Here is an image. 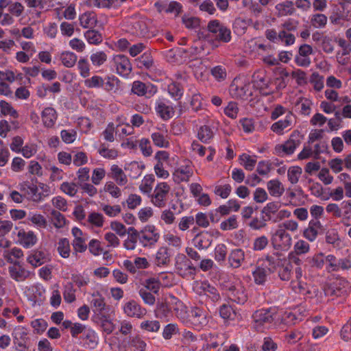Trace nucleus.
<instances>
[{
    "mask_svg": "<svg viewBox=\"0 0 351 351\" xmlns=\"http://www.w3.org/2000/svg\"><path fill=\"white\" fill-rule=\"evenodd\" d=\"M84 85L88 88H102L104 79L98 75H94L84 80Z\"/></svg>",
    "mask_w": 351,
    "mask_h": 351,
    "instance_id": "nucleus-63",
    "label": "nucleus"
},
{
    "mask_svg": "<svg viewBox=\"0 0 351 351\" xmlns=\"http://www.w3.org/2000/svg\"><path fill=\"white\" fill-rule=\"evenodd\" d=\"M240 164L247 171H252L256 164V156L243 154L239 157Z\"/></svg>",
    "mask_w": 351,
    "mask_h": 351,
    "instance_id": "nucleus-46",
    "label": "nucleus"
},
{
    "mask_svg": "<svg viewBox=\"0 0 351 351\" xmlns=\"http://www.w3.org/2000/svg\"><path fill=\"white\" fill-rule=\"evenodd\" d=\"M129 343L128 338L120 339L114 337L109 339V346L112 351H128Z\"/></svg>",
    "mask_w": 351,
    "mask_h": 351,
    "instance_id": "nucleus-30",
    "label": "nucleus"
},
{
    "mask_svg": "<svg viewBox=\"0 0 351 351\" xmlns=\"http://www.w3.org/2000/svg\"><path fill=\"white\" fill-rule=\"evenodd\" d=\"M278 274L280 279L282 281H289L291 280L293 273V265L285 258L278 269Z\"/></svg>",
    "mask_w": 351,
    "mask_h": 351,
    "instance_id": "nucleus-25",
    "label": "nucleus"
},
{
    "mask_svg": "<svg viewBox=\"0 0 351 351\" xmlns=\"http://www.w3.org/2000/svg\"><path fill=\"white\" fill-rule=\"evenodd\" d=\"M170 189V186L167 182L158 183L152 195V203L158 208L165 207Z\"/></svg>",
    "mask_w": 351,
    "mask_h": 351,
    "instance_id": "nucleus-8",
    "label": "nucleus"
},
{
    "mask_svg": "<svg viewBox=\"0 0 351 351\" xmlns=\"http://www.w3.org/2000/svg\"><path fill=\"white\" fill-rule=\"evenodd\" d=\"M228 296L231 300L237 304H243L247 300L246 294L244 293L241 287H230L229 288Z\"/></svg>",
    "mask_w": 351,
    "mask_h": 351,
    "instance_id": "nucleus-32",
    "label": "nucleus"
},
{
    "mask_svg": "<svg viewBox=\"0 0 351 351\" xmlns=\"http://www.w3.org/2000/svg\"><path fill=\"white\" fill-rule=\"evenodd\" d=\"M249 88V82L235 78L230 84V93L234 98H243L247 95Z\"/></svg>",
    "mask_w": 351,
    "mask_h": 351,
    "instance_id": "nucleus-13",
    "label": "nucleus"
},
{
    "mask_svg": "<svg viewBox=\"0 0 351 351\" xmlns=\"http://www.w3.org/2000/svg\"><path fill=\"white\" fill-rule=\"evenodd\" d=\"M96 23V15L93 12H85L80 16V23L84 28L92 27Z\"/></svg>",
    "mask_w": 351,
    "mask_h": 351,
    "instance_id": "nucleus-39",
    "label": "nucleus"
},
{
    "mask_svg": "<svg viewBox=\"0 0 351 351\" xmlns=\"http://www.w3.org/2000/svg\"><path fill=\"white\" fill-rule=\"evenodd\" d=\"M87 222L93 227L101 228L105 221L104 215L97 212H91L88 214Z\"/></svg>",
    "mask_w": 351,
    "mask_h": 351,
    "instance_id": "nucleus-41",
    "label": "nucleus"
},
{
    "mask_svg": "<svg viewBox=\"0 0 351 351\" xmlns=\"http://www.w3.org/2000/svg\"><path fill=\"white\" fill-rule=\"evenodd\" d=\"M212 241V237L207 232H201L193 239L194 245L199 250L207 249L211 245Z\"/></svg>",
    "mask_w": 351,
    "mask_h": 351,
    "instance_id": "nucleus-27",
    "label": "nucleus"
},
{
    "mask_svg": "<svg viewBox=\"0 0 351 351\" xmlns=\"http://www.w3.org/2000/svg\"><path fill=\"white\" fill-rule=\"evenodd\" d=\"M84 36L90 44L97 45L102 41L101 34L95 29L86 31L84 34Z\"/></svg>",
    "mask_w": 351,
    "mask_h": 351,
    "instance_id": "nucleus-60",
    "label": "nucleus"
},
{
    "mask_svg": "<svg viewBox=\"0 0 351 351\" xmlns=\"http://www.w3.org/2000/svg\"><path fill=\"white\" fill-rule=\"evenodd\" d=\"M220 317L224 320H233L236 317V312L229 304H223L219 308Z\"/></svg>",
    "mask_w": 351,
    "mask_h": 351,
    "instance_id": "nucleus-49",
    "label": "nucleus"
},
{
    "mask_svg": "<svg viewBox=\"0 0 351 351\" xmlns=\"http://www.w3.org/2000/svg\"><path fill=\"white\" fill-rule=\"evenodd\" d=\"M350 286L347 280L339 277L328 284L324 289L325 294L328 296L343 297L348 294Z\"/></svg>",
    "mask_w": 351,
    "mask_h": 351,
    "instance_id": "nucleus-4",
    "label": "nucleus"
},
{
    "mask_svg": "<svg viewBox=\"0 0 351 351\" xmlns=\"http://www.w3.org/2000/svg\"><path fill=\"white\" fill-rule=\"evenodd\" d=\"M170 253L166 247H161L156 254L155 263L158 266L167 265L170 263Z\"/></svg>",
    "mask_w": 351,
    "mask_h": 351,
    "instance_id": "nucleus-33",
    "label": "nucleus"
},
{
    "mask_svg": "<svg viewBox=\"0 0 351 351\" xmlns=\"http://www.w3.org/2000/svg\"><path fill=\"white\" fill-rule=\"evenodd\" d=\"M306 262L310 267L321 269L325 263L324 254L317 253L313 256H308L306 258Z\"/></svg>",
    "mask_w": 351,
    "mask_h": 351,
    "instance_id": "nucleus-47",
    "label": "nucleus"
},
{
    "mask_svg": "<svg viewBox=\"0 0 351 351\" xmlns=\"http://www.w3.org/2000/svg\"><path fill=\"white\" fill-rule=\"evenodd\" d=\"M280 208V204L278 202H269L263 208L262 213L265 215L268 221H273V215H276Z\"/></svg>",
    "mask_w": 351,
    "mask_h": 351,
    "instance_id": "nucleus-42",
    "label": "nucleus"
},
{
    "mask_svg": "<svg viewBox=\"0 0 351 351\" xmlns=\"http://www.w3.org/2000/svg\"><path fill=\"white\" fill-rule=\"evenodd\" d=\"M123 311L127 316L136 318H142L147 313V310L133 300L125 304Z\"/></svg>",
    "mask_w": 351,
    "mask_h": 351,
    "instance_id": "nucleus-15",
    "label": "nucleus"
},
{
    "mask_svg": "<svg viewBox=\"0 0 351 351\" xmlns=\"http://www.w3.org/2000/svg\"><path fill=\"white\" fill-rule=\"evenodd\" d=\"M271 242L275 250L287 251L291 247L292 238L287 231L278 228L271 235Z\"/></svg>",
    "mask_w": 351,
    "mask_h": 351,
    "instance_id": "nucleus-5",
    "label": "nucleus"
},
{
    "mask_svg": "<svg viewBox=\"0 0 351 351\" xmlns=\"http://www.w3.org/2000/svg\"><path fill=\"white\" fill-rule=\"evenodd\" d=\"M57 250L64 258L69 257L71 254L70 243L68 239L62 238L58 242Z\"/></svg>",
    "mask_w": 351,
    "mask_h": 351,
    "instance_id": "nucleus-45",
    "label": "nucleus"
},
{
    "mask_svg": "<svg viewBox=\"0 0 351 351\" xmlns=\"http://www.w3.org/2000/svg\"><path fill=\"white\" fill-rule=\"evenodd\" d=\"M276 311L272 308H262L256 311L252 318L254 327L257 331H263L269 328L275 319Z\"/></svg>",
    "mask_w": 351,
    "mask_h": 351,
    "instance_id": "nucleus-2",
    "label": "nucleus"
},
{
    "mask_svg": "<svg viewBox=\"0 0 351 351\" xmlns=\"http://www.w3.org/2000/svg\"><path fill=\"white\" fill-rule=\"evenodd\" d=\"M60 59L64 66L71 68L75 64L77 57L73 52L64 51L61 53Z\"/></svg>",
    "mask_w": 351,
    "mask_h": 351,
    "instance_id": "nucleus-48",
    "label": "nucleus"
},
{
    "mask_svg": "<svg viewBox=\"0 0 351 351\" xmlns=\"http://www.w3.org/2000/svg\"><path fill=\"white\" fill-rule=\"evenodd\" d=\"M108 176L113 179L119 186H123L128 183L127 176L123 169L117 165H112L111 166Z\"/></svg>",
    "mask_w": 351,
    "mask_h": 351,
    "instance_id": "nucleus-24",
    "label": "nucleus"
},
{
    "mask_svg": "<svg viewBox=\"0 0 351 351\" xmlns=\"http://www.w3.org/2000/svg\"><path fill=\"white\" fill-rule=\"evenodd\" d=\"M157 113L164 120H168L174 115L173 108L163 102H160L156 108Z\"/></svg>",
    "mask_w": 351,
    "mask_h": 351,
    "instance_id": "nucleus-36",
    "label": "nucleus"
},
{
    "mask_svg": "<svg viewBox=\"0 0 351 351\" xmlns=\"http://www.w3.org/2000/svg\"><path fill=\"white\" fill-rule=\"evenodd\" d=\"M267 188L270 195L275 197H280L285 192L283 184L277 179L268 181Z\"/></svg>",
    "mask_w": 351,
    "mask_h": 351,
    "instance_id": "nucleus-31",
    "label": "nucleus"
},
{
    "mask_svg": "<svg viewBox=\"0 0 351 351\" xmlns=\"http://www.w3.org/2000/svg\"><path fill=\"white\" fill-rule=\"evenodd\" d=\"M245 260V253L241 249H234L231 251L228 256L230 267L239 268Z\"/></svg>",
    "mask_w": 351,
    "mask_h": 351,
    "instance_id": "nucleus-28",
    "label": "nucleus"
},
{
    "mask_svg": "<svg viewBox=\"0 0 351 351\" xmlns=\"http://www.w3.org/2000/svg\"><path fill=\"white\" fill-rule=\"evenodd\" d=\"M140 244L144 247L154 245L160 239V234L154 225H147L139 230Z\"/></svg>",
    "mask_w": 351,
    "mask_h": 351,
    "instance_id": "nucleus-6",
    "label": "nucleus"
},
{
    "mask_svg": "<svg viewBox=\"0 0 351 351\" xmlns=\"http://www.w3.org/2000/svg\"><path fill=\"white\" fill-rule=\"evenodd\" d=\"M71 233L74 237L72 245L75 253L84 252L87 249V245L86 244V238L84 236L82 231L80 228L74 227L71 230Z\"/></svg>",
    "mask_w": 351,
    "mask_h": 351,
    "instance_id": "nucleus-16",
    "label": "nucleus"
},
{
    "mask_svg": "<svg viewBox=\"0 0 351 351\" xmlns=\"http://www.w3.org/2000/svg\"><path fill=\"white\" fill-rule=\"evenodd\" d=\"M325 240L328 244H331L333 246L339 245L340 237L337 229L330 228L325 232Z\"/></svg>",
    "mask_w": 351,
    "mask_h": 351,
    "instance_id": "nucleus-50",
    "label": "nucleus"
},
{
    "mask_svg": "<svg viewBox=\"0 0 351 351\" xmlns=\"http://www.w3.org/2000/svg\"><path fill=\"white\" fill-rule=\"evenodd\" d=\"M101 209L107 216L110 217H115L118 216L121 212V206L118 204L111 206L109 204H101Z\"/></svg>",
    "mask_w": 351,
    "mask_h": 351,
    "instance_id": "nucleus-56",
    "label": "nucleus"
},
{
    "mask_svg": "<svg viewBox=\"0 0 351 351\" xmlns=\"http://www.w3.org/2000/svg\"><path fill=\"white\" fill-rule=\"evenodd\" d=\"M284 259L285 258H274L271 256H267L262 266L267 267L266 269L269 271V273H273L277 269H278Z\"/></svg>",
    "mask_w": 351,
    "mask_h": 351,
    "instance_id": "nucleus-40",
    "label": "nucleus"
},
{
    "mask_svg": "<svg viewBox=\"0 0 351 351\" xmlns=\"http://www.w3.org/2000/svg\"><path fill=\"white\" fill-rule=\"evenodd\" d=\"M120 80L114 75L107 76L104 79L102 88L107 92L116 93L119 88Z\"/></svg>",
    "mask_w": 351,
    "mask_h": 351,
    "instance_id": "nucleus-35",
    "label": "nucleus"
},
{
    "mask_svg": "<svg viewBox=\"0 0 351 351\" xmlns=\"http://www.w3.org/2000/svg\"><path fill=\"white\" fill-rule=\"evenodd\" d=\"M125 31L136 37L148 38L151 36L150 22L143 16H132L125 22Z\"/></svg>",
    "mask_w": 351,
    "mask_h": 351,
    "instance_id": "nucleus-1",
    "label": "nucleus"
},
{
    "mask_svg": "<svg viewBox=\"0 0 351 351\" xmlns=\"http://www.w3.org/2000/svg\"><path fill=\"white\" fill-rule=\"evenodd\" d=\"M127 233L128 237L123 242V246L128 250H133L136 247L137 241L140 242L139 230L134 227H130Z\"/></svg>",
    "mask_w": 351,
    "mask_h": 351,
    "instance_id": "nucleus-22",
    "label": "nucleus"
},
{
    "mask_svg": "<svg viewBox=\"0 0 351 351\" xmlns=\"http://www.w3.org/2000/svg\"><path fill=\"white\" fill-rule=\"evenodd\" d=\"M27 261L34 267H37L49 261V258L45 251L37 250L27 257Z\"/></svg>",
    "mask_w": 351,
    "mask_h": 351,
    "instance_id": "nucleus-21",
    "label": "nucleus"
},
{
    "mask_svg": "<svg viewBox=\"0 0 351 351\" xmlns=\"http://www.w3.org/2000/svg\"><path fill=\"white\" fill-rule=\"evenodd\" d=\"M131 91L139 97L145 96L150 98L156 93L157 87L152 83H144L136 80L132 83Z\"/></svg>",
    "mask_w": 351,
    "mask_h": 351,
    "instance_id": "nucleus-10",
    "label": "nucleus"
},
{
    "mask_svg": "<svg viewBox=\"0 0 351 351\" xmlns=\"http://www.w3.org/2000/svg\"><path fill=\"white\" fill-rule=\"evenodd\" d=\"M327 21V16L324 14H313L311 18V23L315 28L324 27Z\"/></svg>",
    "mask_w": 351,
    "mask_h": 351,
    "instance_id": "nucleus-57",
    "label": "nucleus"
},
{
    "mask_svg": "<svg viewBox=\"0 0 351 351\" xmlns=\"http://www.w3.org/2000/svg\"><path fill=\"white\" fill-rule=\"evenodd\" d=\"M276 9L282 16L291 15L295 12L293 3L291 1H286L276 5Z\"/></svg>",
    "mask_w": 351,
    "mask_h": 351,
    "instance_id": "nucleus-53",
    "label": "nucleus"
},
{
    "mask_svg": "<svg viewBox=\"0 0 351 351\" xmlns=\"http://www.w3.org/2000/svg\"><path fill=\"white\" fill-rule=\"evenodd\" d=\"M193 175L192 162L184 160L176 167L173 173V178L176 183L188 182Z\"/></svg>",
    "mask_w": 351,
    "mask_h": 351,
    "instance_id": "nucleus-7",
    "label": "nucleus"
},
{
    "mask_svg": "<svg viewBox=\"0 0 351 351\" xmlns=\"http://www.w3.org/2000/svg\"><path fill=\"white\" fill-rule=\"evenodd\" d=\"M239 227L237 217L232 215L220 223V229L223 231H228L237 229Z\"/></svg>",
    "mask_w": 351,
    "mask_h": 351,
    "instance_id": "nucleus-54",
    "label": "nucleus"
},
{
    "mask_svg": "<svg viewBox=\"0 0 351 351\" xmlns=\"http://www.w3.org/2000/svg\"><path fill=\"white\" fill-rule=\"evenodd\" d=\"M128 341L130 348H133L134 351H145L147 343L139 335L130 337Z\"/></svg>",
    "mask_w": 351,
    "mask_h": 351,
    "instance_id": "nucleus-38",
    "label": "nucleus"
},
{
    "mask_svg": "<svg viewBox=\"0 0 351 351\" xmlns=\"http://www.w3.org/2000/svg\"><path fill=\"white\" fill-rule=\"evenodd\" d=\"M252 82L254 86L259 89L263 95H267L270 92H267L266 89L269 87V80L266 77L264 72L258 71L252 75Z\"/></svg>",
    "mask_w": 351,
    "mask_h": 351,
    "instance_id": "nucleus-19",
    "label": "nucleus"
},
{
    "mask_svg": "<svg viewBox=\"0 0 351 351\" xmlns=\"http://www.w3.org/2000/svg\"><path fill=\"white\" fill-rule=\"evenodd\" d=\"M199 289V294L204 295L207 298H210L213 302H217L220 300V295L217 289L211 286L209 283L204 282H201L197 287Z\"/></svg>",
    "mask_w": 351,
    "mask_h": 351,
    "instance_id": "nucleus-20",
    "label": "nucleus"
},
{
    "mask_svg": "<svg viewBox=\"0 0 351 351\" xmlns=\"http://www.w3.org/2000/svg\"><path fill=\"white\" fill-rule=\"evenodd\" d=\"M228 249L225 244L219 243L214 250V258L219 264L224 263L227 256Z\"/></svg>",
    "mask_w": 351,
    "mask_h": 351,
    "instance_id": "nucleus-52",
    "label": "nucleus"
},
{
    "mask_svg": "<svg viewBox=\"0 0 351 351\" xmlns=\"http://www.w3.org/2000/svg\"><path fill=\"white\" fill-rule=\"evenodd\" d=\"M42 119L43 124L47 128H51L57 119V113L54 108H45L42 112Z\"/></svg>",
    "mask_w": 351,
    "mask_h": 351,
    "instance_id": "nucleus-29",
    "label": "nucleus"
},
{
    "mask_svg": "<svg viewBox=\"0 0 351 351\" xmlns=\"http://www.w3.org/2000/svg\"><path fill=\"white\" fill-rule=\"evenodd\" d=\"M16 236L18 242L24 247L29 248L37 242V237L34 232L25 231L23 229L19 230Z\"/></svg>",
    "mask_w": 351,
    "mask_h": 351,
    "instance_id": "nucleus-17",
    "label": "nucleus"
},
{
    "mask_svg": "<svg viewBox=\"0 0 351 351\" xmlns=\"http://www.w3.org/2000/svg\"><path fill=\"white\" fill-rule=\"evenodd\" d=\"M143 165H140L137 162H132L125 167V170L128 172V176L132 179H136L142 174Z\"/></svg>",
    "mask_w": 351,
    "mask_h": 351,
    "instance_id": "nucleus-43",
    "label": "nucleus"
},
{
    "mask_svg": "<svg viewBox=\"0 0 351 351\" xmlns=\"http://www.w3.org/2000/svg\"><path fill=\"white\" fill-rule=\"evenodd\" d=\"M51 215L52 222L56 228H60L66 225V220L59 211L53 210L51 212Z\"/></svg>",
    "mask_w": 351,
    "mask_h": 351,
    "instance_id": "nucleus-62",
    "label": "nucleus"
},
{
    "mask_svg": "<svg viewBox=\"0 0 351 351\" xmlns=\"http://www.w3.org/2000/svg\"><path fill=\"white\" fill-rule=\"evenodd\" d=\"M155 181L154 175H146L139 186L140 191L145 194H149L152 191V185Z\"/></svg>",
    "mask_w": 351,
    "mask_h": 351,
    "instance_id": "nucleus-51",
    "label": "nucleus"
},
{
    "mask_svg": "<svg viewBox=\"0 0 351 351\" xmlns=\"http://www.w3.org/2000/svg\"><path fill=\"white\" fill-rule=\"evenodd\" d=\"M19 190L24 193V196L28 200L34 202H40L43 200L45 195L38 191L37 185L29 182H23L18 186Z\"/></svg>",
    "mask_w": 351,
    "mask_h": 351,
    "instance_id": "nucleus-9",
    "label": "nucleus"
},
{
    "mask_svg": "<svg viewBox=\"0 0 351 351\" xmlns=\"http://www.w3.org/2000/svg\"><path fill=\"white\" fill-rule=\"evenodd\" d=\"M295 280H292L291 282L293 290L298 293L306 295L309 293L306 289V285L300 281L302 276V269L301 267H297L295 269Z\"/></svg>",
    "mask_w": 351,
    "mask_h": 351,
    "instance_id": "nucleus-23",
    "label": "nucleus"
},
{
    "mask_svg": "<svg viewBox=\"0 0 351 351\" xmlns=\"http://www.w3.org/2000/svg\"><path fill=\"white\" fill-rule=\"evenodd\" d=\"M310 251V245L309 243L304 240H298L296 241L293 245V250L292 252L298 254L300 255H303L308 253Z\"/></svg>",
    "mask_w": 351,
    "mask_h": 351,
    "instance_id": "nucleus-61",
    "label": "nucleus"
},
{
    "mask_svg": "<svg viewBox=\"0 0 351 351\" xmlns=\"http://www.w3.org/2000/svg\"><path fill=\"white\" fill-rule=\"evenodd\" d=\"M302 140L301 133L298 130H294L285 143L275 147V152L278 156L291 155L300 146Z\"/></svg>",
    "mask_w": 351,
    "mask_h": 351,
    "instance_id": "nucleus-3",
    "label": "nucleus"
},
{
    "mask_svg": "<svg viewBox=\"0 0 351 351\" xmlns=\"http://www.w3.org/2000/svg\"><path fill=\"white\" fill-rule=\"evenodd\" d=\"M8 272L10 276L17 282L24 281L34 274L25 269L20 262H16L14 265L10 266L8 267Z\"/></svg>",
    "mask_w": 351,
    "mask_h": 351,
    "instance_id": "nucleus-14",
    "label": "nucleus"
},
{
    "mask_svg": "<svg viewBox=\"0 0 351 351\" xmlns=\"http://www.w3.org/2000/svg\"><path fill=\"white\" fill-rule=\"evenodd\" d=\"M112 66L121 76L128 77L132 71V64L129 58L124 55H116L113 57Z\"/></svg>",
    "mask_w": 351,
    "mask_h": 351,
    "instance_id": "nucleus-11",
    "label": "nucleus"
},
{
    "mask_svg": "<svg viewBox=\"0 0 351 351\" xmlns=\"http://www.w3.org/2000/svg\"><path fill=\"white\" fill-rule=\"evenodd\" d=\"M138 66L139 68L144 67L145 69H149L154 65V60L151 53L149 52L144 53L141 57L137 59Z\"/></svg>",
    "mask_w": 351,
    "mask_h": 351,
    "instance_id": "nucleus-55",
    "label": "nucleus"
},
{
    "mask_svg": "<svg viewBox=\"0 0 351 351\" xmlns=\"http://www.w3.org/2000/svg\"><path fill=\"white\" fill-rule=\"evenodd\" d=\"M214 134L211 128L208 125L201 126L197 132V138L204 143H210Z\"/></svg>",
    "mask_w": 351,
    "mask_h": 351,
    "instance_id": "nucleus-44",
    "label": "nucleus"
},
{
    "mask_svg": "<svg viewBox=\"0 0 351 351\" xmlns=\"http://www.w3.org/2000/svg\"><path fill=\"white\" fill-rule=\"evenodd\" d=\"M295 121L293 114L289 111L285 119L274 123L271 126V130L278 135L284 134L285 130H289Z\"/></svg>",
    "mask_w": 351,
    "mask_h": 351,
    "instance_id": "nucleus-12",
    "label": "nucleus"
},
{
    "mask_svg": "<svg viewBox=\"0 0 351 351\" xmlns=\"http://www.w3.org/2000/svg\"><path fill=\"white\" fill-rule=\"evenodd\" d=\"M175 266L180 274L193 269L191 261L183 254H178L175 258Z\"/></svg>",
    "mask_w": 351,
    "mask_h": 351,
    "instance_id": "nucleus-26",
    "label": "nucleus"
},
{
    "mask_svg": "<svg viewBox=\"0 0 351 351\" xmlns=\"http://www.w3.org/2000/svg\"><path fill=\"white\" fill-rule=\"evenodd\" d=\"M270 273L263 266H258L252 272L254 282L256 285H263L267 281V276Z\"/></svg>",
    "mask_w": 351,
    "mask_h": 351,
    "instance_id": "nucleus-34",
    "label": "nucleus"
},
{
    "mask_svg": "<svg viewBox=\"0 0 351 351\" xmlns=\"http://www.w3.org/2000/svg\"><path fill=\"white\" fill-rule=\"evenodd\" d=\"M93 298L91 301V304L93 305L94 309L93 311L95 313H102L106 307V303L104 298L101 295H93Z\"/></svg>",
    "mask_w": 351,
    "mask_h": 351,
    "instance_id": "nucleus-59",
    "label": "nucleus"
},
{
    "mask_svg": "<svg viewBox=\"0 0 351 351\" xmlns=\"http://www.w3.org/2000/svg\"><path fill=\"white\" fill-rule=\"evenodd\" d=\"M191 313L190 322L193 326L199 329L206 325L208 320L206 313L204 310L198 307H195L192 308Z\"/></svg>",
    "mask_w": 351,
    "mask_h": 351,
    "instance_id": "nucleus-18",
    "label": "nucleus"
},
{
    "mask_svg": "<svg viewBox=\"0 0 351 351\" xmlns=\"http://www.w3.org/2000/svg\"><path fill=\"white\" fill-rule=\"evenodd\" d=\"M302 168L299 167H291L288 169L287 177L291 184H296L302 174Z\"/></svg>",
    "mask_w": 351,
    "mask_h": 351,
    "instance_id": "nucleus-64",
    "label": "nucleus"
},
{
    "mask_svg": "<svg viewBox=\"0 0 351 351\" xmlns=\"http://www.w3.org/2000/svg\"><path fill=\"white\" fill-rule=\"evenodd\" d=\"M151 137L154 144L158 147L167 148L169 146L167 134L160 132H156L152 134Z\"/></svg>",
    "mask_w": 351,
    "mask_h": 351,
    "instance_id": "nucleus-37",
    "label": "nucleus"
},
{
    "mask_svg": "<svg viewBox=\"0 0 351 351\" xmlns=\"http://www.w3.org/2000/svg\"><path fill=\"white\" fill-rule=\"evenodd\" d=\"M98 153L104 158L114 160L118 156V151L115 149L108 148L104 143H102L99 149Z\"/></svg>",
    "mask_w": 351,
    "mask_h": 351,
    "instance_id": "nucleus-58",
    "label": "nucleus"
}]
</instances>
